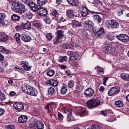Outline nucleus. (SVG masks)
<instances>
[{"mask_svg":"<svg viewBox=\"0 0 129 129\" xmlns=\"http://www.w3.org/2000/svg\"><path fill=\"white\" fill-rule=\"evenodd\" d=\"M68 55L70 56V57L71 56H74L75 55V52L72 51H69L67 52Z\"/></svg>","mask_w":129,"mask_h":129,"instance_id":"nucleus-51","label":"nucleus"},{"mask_svg":"<svg viewBox=\"0 0 129 129\" xmlns=\"http://www.w3.org/2000/svg\"><path fill=\"white\" fill-rule=\"evenodd\" d=\"M31 28V25L29 22L25 23H22L19 25H17L16 27V29L18 30L22 28L27 29H30Z\"/></svg>","mask_w":129,"mask_h":129,"instance_id":"nucleus-6","label":"nucleus"},{"mask_svg":"<svg viewBox=\"0 0 129 129\" xmlns=\"http://www.w3.org/2000/svg\"><path fill=\"white\" fill-rule=\"evenodd\" d=\"M10 3H12L11 8L14 11L18 13L23 14L25 11L24 5L19 2H15V0H7Z\"/></svg>","mask_w":129,"mask_h":129,"instance_id":"nucleus-1","label":"nucleus"},{"mask_svg":"<svg viewBox=\"0 0 129 129\" xmlns=\"http://www.w3.org/2000/svg\"><path fill=\"white\" fill-rule=\"evenodd\" d=\"M57 20L59 22H64L67 20L66 19H65L62 16L58 18L57 19Z\"/></svg>","mask_w":129,"mask_h":129,"instance_id":"nucleus-45","label":"nucleus"},{"mask_svg":"<svg viewBox=\"0 0 129 129\" xmlns=\"http://www.w3.org/2000/svg\"><path fill=\"white\" fill-rule=\"evenodd\" d=\"M55 91L54 88L52 87L50 88L48 90V93L50 95H53L55 93Z\"/></svg>","mask_w":129,"mask_h":129,"instance_id":"nucleus-39","label":"nucleus"},{"mask_svg":"<svg viewBox=\"0 0 129 129\" xmlns=\"http://www.w3.org/2000/svg\"><path fill=\"white\" fill-rule=\"evenodd\" d=\"M94 91L91 88H88L85 90L84 95L87 98H89L91 96L94 94Z\"/></svg>","mask_w":129,"mask_h":129,"instance_id":"nucleus-8","label":"nucleus"},{"mask_svg":"<svg viewBox=\"0 0 129 129\" xmlns=\"http://www.w3.org/2000/svg\"><path fill=\"white\" fill-rule=\"evenodd\" d=\"M115 104L117 107H122L123 105V103L122 101L120 100L116 101Z\"/></svg>","mask_w":129,"mask_h":129,"instance_id":"nucleus-36","label":"nucleus"},{"mask_svg":"<svg viewBox=\"0 0 129 129\" xmlns=\"http://www.w3.org/2000/svg\"><path fill=\"white\" fill-rule=\"evenodd\" d=\"M67 57L66 56L60 57L59 58L58 61L59 62H62L64 61H67Z\"/></svg>","mask_w":129,"mask_h":129,"instance_id":"nucleus-34","label":"nucleus"},{"mask_svg":"<svg viewBox=\"0 0 129 129\" xmlns=\"http://www.w3.org/2000/svg\"><path fill=\"white\" fill-rule=\"evenodd\" d=\"M0 52L5 54H9L10 53L11 51L7 49L5 47L3 46H0Z\"/></svg>","mask_w":129,"mask_h":129,"instance_id":"nucleus-19","label":"nucleus"},{"mask_svg":"<svg viewBox=\"0 0 129 129\" xmlns=\"http://www.w3.org/2000/svg\"><path fill=\"white\" fill-rule=\"evenodd\" d=\"M66 74L68 76H70L71 75V73L69 70H67L66 71Z\"/></svg>","mask_w":129,"mask_h":129,"instance_id":"nucleus-62","label":"nucleus"},{"mask_svg":"<svg viewBox=\"0 0 129 129\" xmlns=\"http://www.w3.org/2000/svg\"><path fill=\"white\" fill-rule=\"evenodd\" d=\"M107 23V25L108 26L112 28H116L118 27L119 24L118 22L115 21H113L111 20H109Z\"/></svg>","mask_w":129,"mask_h":129,"instance_id":"nucleus-7","label":"nucleus"},{"mask_svg":"<svg viewBox=\"0 0 129 129\" xmlns=\"http://www.w3.org/2000/svg\"><path fill=\"white\" fill-rule=\"evenodd\" d=\"M98 69L97 71L100 72H103L104 70L103 68L100 67L99 66H97Z\"/></svg>","mask_w":129,"mask_h":129,"instance_id":"nucleus-59","label":"nucleus"},{"mask_svg":"<svg viewBox=\"0 0 129 129\" xmlns=\"http://www.w3.org/2000/svg\"><path fill=\"white\" fill-rule=\"evenodd\" d=\"M55 73L54 70L50 69L48 70L47 72V75L49 77H52L53 76Z\"/></svg>","mask_w":129,"mask_h":129,"instance_id":"nucleus-33","label":"nucleus"},{"mask_svg":"<svg viewBox=\"0 0 129 129\" xmlns=\"http://www.w3.org/2000/svg\"><path fill=\"white\" fill-rule=\"evenodd\" d=\"M74 82L73 80L70 81L68 84V85L69 88H72L74 86Z\"/></svg>","mask_w":129,"mask_h":129,"instance_id":"nucleus-40","label":"nucleus"},{"mask_svg":"<svg viewBox=\"0 0 129 129\" xmlns=\"http://www.w3.org/2000/svg\"><path fill=\"white\" fill-rule=\"evenodd\" d=\"M101 113L102 115L104 116H107V114L106 111H102L101 112Z\"/></svg>","mask_w":129,"mask_h":129,"instance_id":"nucleus-64","label":"nucleus"},{"mask_svg":"<svg viewBox=\"0 0 129 129\" xmlns=\"http://www.w3.org/2000/svg\"><path fill=\"white\" fill-rule=\"evenodd\" d=\"M72 116V112H70L68 115L67 120L68 121H70L71 119Z\"/></svg>","mask_w":129,"mask_h":129,"instance_id":"nucleus-54","label":"nucleus"},{"mask_svg":"<svg viewBox=\"0 0 129 129\" xmlns=\"http://www.w3.org/2000/svg\"><path fill=\"white\" fill-rule=\"evenodd\" d=\"M72 65L74 67H77L78 66L77 62L75 61H73L72 63Z\"/></svg>","mask_w":129,"mask_h":129,"instance_id":"nucleus-61","label":"nucleus"},{"mask_svg":"<svg viewBox=\"0 0 129 129\" xmlns=\"http://www.w3.org/2000/svg\"><path fill=\"white\" fill-rule=\"evenodd\" d=\"M93 24L92 22L89 20H86L84 22V26L85 28L89 31L92 29Z\"/></svg>","mask_w":129,"mask_h":129,"instance_id":"nucleus-3","label":"nucleus"},{"mask_svg":"<svg viewBox=\"0 0 129 129\" xmlns=\"http://www.w3.org/2000/svg\"><path fill=\"white\" fill-rule=\"evenodd\" d=\"M67 91V86L63 84V86L61 87V89L60 90L62 94H65Z\"/></svg>","mask_w":129,"mask_h":129,"instance_id":"nucleus-29","label":"nucleus"},{"mask_svg":"<svg viewBox=\"0 0 129 129\" xmlns=\"http://www.w3.org/2000/svg\"><path fill=\"white\" fill-rule=\"evenodd\" d=\"M6 16V15L5 14L0 13V24H1L3 25H5L4 20Z\"/></svg>","mask_w":129,"mask_h":129,"instance_id":"nucleus-22","label":"nucleus"},{"mask_svg":"<svg viewBox=\"0 0 129 129\" xmlns=\"http://www.w3.org/2000/svg\"><path fill=\"white\" fill-rule=\"evenodd\" d=\"M33 25L35 27H37L39 28L41 27V24L39 22H36L33 23Z\"/></svg>","mask_w":129,"mask_h":129,"instance_id":"nucleus-49","label":"nucleus"},{"mask_svg":"<svg viewBox=\"0 0 129 129\" xmlns=\"http://www.w3.org/2000/svg\"><path fill=\"white\" fill-rule=\"evenodd\" d=\"M15 69L17 71L22 73H23L24 71V70H23V69L21 68H19L15 67Z\"/></svg>","mask_w":129,"mask_h":129,"instance_id":"nucleus-47","label":"nucleus"},{"mask_svg":"<svg viewBox=\"0 0 129 129\" xmlns=\"http://www.w3.org/2000/svg\"><path fill=\"white\" fill-rule=\"evenodd\" d=\"M56 33V37L59 39H61L64 36V32L61 30L57 31Z\"/></svg>","mask_w":129,"mask_h":129,"instance_id":"nucleus-24","label":"nucleus"},{"mask_svg":"<svg viewBox=\"0 0 129 129\" xmlns=\"http://www.w3.org/2000/svg\"><path fill=\"white\" fill-rule=\"evenodd\" d=\"M32 2L31 1H30V0H26L25 1V3L28 6H29V5Z\"/></svg>","mask_w":129,"mask_h":129,"instance_id":"nucleus-60","label":"nucleus"},{"mask_svg":"<svg viewBox=\"0 0 129 129\" xmlns=\"http://www.w3.org/2000/svg\"><path fill=\"white\" fill-rule=\"evenodd\" d=\"M38 93L37 90L34 88L31 87L29 92H28V94L32 96H36Z\"/></svg>","mask_w":129,"mask_h":129,"instance_id":"nucleus-20","label":"nucleus"},{"mask_svg":"<svg viewBox=\"0 0 129 129\" xmlns=\"http://www.w3.org/2000/svg\"><path fill=\"white\" fill-rule=\"evenodd\" d=\"M94 19L98 21L99 22H101V21L102 17L98 15L94 14Z\"/></svg>","mask_w":129,"mask_h":129,"instance_id":"nucleus-35","label":"nucleus"},{"mask_svg":"<svg viewBox=\"0 0 129 129\" xmlns=\"http://www.w3.org/2000/svg\"><path fill=\"white\" fill-rule=\"evenodd\" d=\"M47 2V0H38L37 1L38 5L40 6L45 5Z\"/></svg>","mask_w":129,"mask_h":129,"instance_id":"nucleus-31","label":"nucleus"},{"mask_svg":"<svg viewBox=\"0 0 129 129\" xmlns=\"http://www.w3.org/2000/svg\"><path fill=\"white\" fill-rule=\"evenodd\" d=\"M93 31L95 33V34H97V36L99 38L103 37L104 36L105 31L103 27H100L97 31H94V30Z\"/></svg>","mask_w":129,"mask_h":129,"instance_id":"nucleus-13","label":"nucleus"},{"mask_svg":"<svg viewBox=\"0 0 129 129\" xmlns=\"http://www.w3.org/2000/svg\"><path fill=\"white\" fill-rule=\"evenodd\" d=\"M20 14L24 16V17L25 18L28 19H31L33 16V14L31 12H26L25 9V11L24 12L23 14L21 13Z\"/></svg>","mask_w":129,"mask_h":129,"instance_id":"nucleus-15","label":"nucleus"},{"mask_svg":"<svg viewBox=\"0 0 129 129\" xmlns=\"http://www.w3.org/2000/svg\"><path fill=\"white\" fill-rule=\"evenodd\" d=\"M16 40L17 43H21L20 40V35L18 33L16 34L15 35Z\"/></svg>","mask_w":129,"mask_h":129,"instance_id":"nucleus-38","label":"nucleus"},{"mask_svg":"<svg viewBox=\"0 0 129 129\" xmlns=\"http://www.w3.org/2000/svg\"><path fill=\"white\" fill-rule=\"evenodd\" d=\"M100 104V101L97 99H91L87 102L88 107L89 109H93V108L99 106Z\"/></svg>","mask_w":129,"mask_h":129,"instance_id":"nucleus-2","label":"nucleus"},{"mask_svg":"<svg viewBox=\"0 0 129 129\" xmlns=\"http://www.w3.org/2000/svg\"><path fill=\"white\" fill-rule=\"evenodd\" d=\"M118 39L123 42L125 43L127 42L129 40V37L126 35L121 34L117 36Z\"/></svg>","mask_w":129,"mask_h":129,"instance_id":"nucleus-5","label":"nucleus"},{"mask_svg":"<svg viewBox=\"0 0 129 129\" xmlns=\"http://www.w3.org/2000/svg\"><path fill=\"white\" fill-rule=\"evenodd\" d=\"M31 88V87L29 85H24L22 87V90L24 92L28 94V92H29Z\"/></svg>","mask_w":129,"mask_h":129,"instance_id":"nucleus-23","label":"nucleus"},{"mask_svg":"<svg viewBox=\"0 0 129 129\" xmlns=\"http://www.w3.org/2000/svg\"><path fill=\"white\" fill-rule=\"evenodd\" d=\"M53 79H50L46 81V84L52 86V82L53 81Z\"/></svg>","mask_w":129,"mask_h":129,"instance_id":"nucleus-53","label":"nucleus"},{"mask_svg":"<svg viewBox=\"0 0 129 129\" xmlns=\"http://www.w3.org/2000/svg\"><path fill=\"white\" fill-rule=\"evenodd\" d=\"M11 19L15 21H19L20 19V17L15 14H13L11 17Z\"/></svg>","mask_w":129,"mask_h":129,"instance_id":"nucleus-32","label":"nucleus"},{"mask_svg":"<svg viewBox=\"0 0 129 129\" xmlns=\"http://www.w3.org/2000/svg\"><path fill=\"white\" fill-rule=\"evenodd\" d=\"M44 21L47 24H49L51 23V20L49 18L47 17H46L44 19Z\"/></svg>","mask_w":129,"mask_h":129,"instance_id":"nucleus-43","label":"nucleus"},{"mask_svg":"<svg viewBox=\"0 0 129 129\" xmlns=\"http://www.w3.org/2000/svg\"><path fill=\"white\" fill-rule=\"evenodd\" d=\"M52 107V105L49 103L46 105L45 109L47 110L49 113H51V110L53 109Z\"/></svg>","mask_w":129,"mask_h":129,"instance_id":"nucleus-26","label":"nucleus"},{"mask_svg":"<svg viewBox=\"0 0 129 129\" xmlns=\"http://www.w3.org/2000/svg\"><path fill=\"white\" fill-rule=\"evenodd\" d=\"M121 78L126 81H129V74H128L123 73L120 75Z\"/></svg>","mask_w":129,"mask_h":129,"instance_id":"nucleus-27","label":"nucleus"},{"mask_svg":"<svg viewBox=\"0 0 129 129\" xmlns=\"http://www.w3.org/2000/svg\"><path fill=\"white\" fill-rule=\"evenodd\" d=\"M8 38V36L5 33H1L0 37V42H6Z\"/></svg>","mask_w":129,"mask_h":129,"instance_id":"nucleus-16","label":"nucleus"},{"mask_svg":"<svg viewBox=\"0 0 129 129\" xmlns=\"http://www.w3.org/2000/svg\"><path fill=\"white\" fill-rule=\"evenodd\" d=\"M29 6L31 9L34 12L37 11L39 10V8L37 7V5H36L34 2L31 3V4L29 5Z\"/></svg>","mask_w":129,"mask_h":129,"instance_id":"nucleus-25","label":"nucleus"},{"mask_svg":"<svg viewBox=\"0 0 129 129\" xmlns=\"http://www.w3.org/2000/svg\"><path fill=\"white\" fill-rule=\"evenodd\" d=\"M14 108L17 110L21 111L24 109V106L23 104L21 103L17 102L14 104Z\"/></svg>","mask_w":129,"mask_h":129,"instance_id":"nucleus-12","label":"nucleus"},{"mask_svg":"<svg viewBox=\"0 0 129 129\" xmlns=\"http://www.w3.org/2000/svg\"><path fill=\"white\" fill-rule=\"evenodd\" d=\"M46 36L49 40H51L53 37L52 34L50 33H47Z\"/></svg>","mask_w":129,"mask_h":129,"instance_id":"nucleus-46","label":"nucleus"},{"mask_svg":"<svg viewBox=\"0 0 129 129\" xmlns=\"http://www.w3.org/2000/svg\"><path fill=\"white\" fill-rule=\"evenodd\" d=\"M106 38L107 39L110 41L113 40L115 38L114 36L110 35H107L106 37Z\"/></svg>","mask_w":129,"mask_h":129,"instance_id":"nucleus-44","label":"nucleus"},{"mask_svg":"<svg viewBox=\"0 0 129 129\" xmlns=\"http://www.w3.org/2000/svg\"><path fill=\"white\" fill-rule=\"evenodd\" d=\"M111 46H112V45L110 43L108 42H106L104 43L103 47L106 51Z\"/></svg>","mask_w":129,"mask_h":129,"instance_id":"nucleus-28","label":"nucleus"},{"mask_svg":"<svg viewBox=\"0 0 129 129\" xmlns=\"http://www.w3.org/2000/svg\"><path fill=\"white\" fill-rule=\"evenodd\" d=\"M20 63L21 66L23 67L24 69L26 71H30L31 68V66H29V64L26 61H23L20 62Z\"/></svg>","mask_w":129,"mask_h":129,"instance_id":"nucleus-10","label":"nucleus"},{"mask_svg":"<svg viewBox=\"0 0 129 129\" xmlns=\"http://www.w3.org/2000/svg\"><path fill=\"white\" fill-rule=\"evenodd\" d=\"M6 98L4 94L0 90V101L1 102L3 101Z\"/></svg>","mask_w":129,"mask_h":129,"instance_id":"nucleus-41","label":"nucleus"},{"mask_svg":"<svg viewBox=\"0 0 129 129\" xmlns=\"http://www.w3.org/2000/svg\"><path fill=\"white\" fill-rule=\"evenodd\" d=\"M16 94V92L15 91H10L9 93V95L11 96H13L14 95Z\"/></svg>","mask_w":129,"mask_h":129,"instance_id":"nucleus-63","label":"nucleus"},{"mask_svg":"<svg viewBox=\"0 0 129 129\" xmlns=\"http://www.w3.org/2000/svg\"><path fill=\"white\" fill-rule=\"evenodd\" d=\"M106 51L111 54H113L115 52L116 49L113 47H112L111 46Z\"/></svg>","mask_w":129,"mask_h":129,"instance_id":"nucleus-30","label":"nucleus"},{"mask_svg":"<svg viewBox=\"0 0 129 129\" xmlns=\"http://www.w3.org/2000/svg\"><path fill=\"white\" fill-rule=\"evenodd\" d=\"M21 38L22 40L25 42H29L31 40V38L30 36L25 34H23Z\"/></svg>","mask_w":129,"mask_h":129,"instance_id":"nucleus-18","label":"nucleus"},{"mask_svg":"<svg viewBox=\"0 0 129 129\" xmlns=\"http://www.w3.org/2000/svg\"><path fill=\"white\" fill-rule=\"evenodd\" d=\"M69 59L70 60H77V59L76 58V57L75 56V55L73 56H71V57H70Z\"/></svg>","mask_w":129,"mask_h":129,"instance_id":"nucleus-57","label":"nucleus"},{"mask_svg":"<svg viewBox=\"0 0 129 129\" xmlns=\"http://www.w3.org/2000/svg\"><path fill=\"white\" fill-rule=\"evenodd\" d=\"M57 12L56 10L54 9L53 10L52 12V16L55 17L57 14Z\"/></svg>","mask_w":129,"mask_h":129,"instance_id":"nucleus-55","label":"nucleus"},{"mask_svg":"<svg viewBox=\"0 0 129 129\" xmlns=\"http://www.w3.org/2000/svg\"><path fill=\"white\" fill-rule=\"evenodd\" d=\"M59 38H58L57 37L54 39L53 40V43L55 45H57L60 42V40Z\"/></svg>","mask_w":129,"mask_h":129,"instance_id":"nucleus-50","label":"nucleus"},{"mask_svg":"<svg viewBox=\"0 0 129 129\" xmlns=\"http://www.w3.org/2000/svg\"><path fill=\"white\" fill-rule=\"evenodd\" d=\"M39 120H35L34 121L29 124V126L32 129H41L42 127L37 126L38 123H39Z\"/></svg>","mask_w":129,"mask_h":129,"instance_id":"nucleus-9","label":"nucleus"},{"mask_svg":"<svg viewBox=\"0 0 129 129\" xmlns=\"http://www.w3.org/2000/svg\"><path fill=\"white\" fill-rule=\"evenodd\" d=\"M39 123H38V124L37 125V126H40V127H41L42 128L41 129H43L44 128V124L43 123L41 122L40 120H39Z\"/></svg>","mask_w":129,"mask_h":129,"instance_id":"nucleus-48","label":"nucleus"},{"mask_svg":"<svg viewBox=\"0 0 129 129\" xmlns=\"http://www.w3.org/2000/svg\"><path fill=\"white\" fill-rule=\"evenodd\" d=\"M66 14L67 16L70 19H73L75 16L74 11L72 9H69L66 11Z\"/></svg>","mask_w":129,"mask_h":129,"instance_id":"nucleus-11","label":"nucleus"},{"mask_svg":"<svg viewBox=\"0 0 129 129\" xmlns=\"http://www.w3.org/2000/svg\"><path fill=\"white\" fill-rule=\"evenodd\" d=\"M37 11L39 12L38 14L40 16H45L48 13L47 11L43 7H40Z\"/></svg>","mask_w":129,"mask_h":129,"instance_id":"nucleus-14","label":"nucleus"},{"mask_svg":"<svg viewBox=\"0 0 129 129\" xmlns=\"http://www.w3.org/2000/svg\"><path fill=\"white\" fill-rule=\"evenodd\" d=\"M108 78L107 77H104L103 78V84L105 85H106V83L107 81L108 80Z\"/></svg>","mask_w":129,"mask_h":129,"instance_id":"nucleus-58","label":"nucleus"},{"mask_svg":"<svg viewBox=\"0 0 129 129\" xmlns=\"http://www.w3.org/2000/svg\"><path fill=\"white\" fill-rule=\"evenodd\" d=\"M53 81L52 85V86H54V87L57 86L58 84V82L56 80L53 79Z\"/></svg>","mask_w":129,"mask_h":129,"instance_id":"nucleus-52","label":"nucleus"},{"mask_svg":"<svg viewBox=\"0 0 129 129\" xmlns=\"http://www.w3.org/2000/svg\"><path fill=\"white\" fill-rule=\"evenodd\" d=\"M58 117L60 120H62L63 118V115L60 112H58L57 115Z\"/></svg>","mask_w":129,"mask_h":129,"instance_id":"nucleus-56","label":"nucleus"},{"mask_svg":"<svg viewBox=\"0 0 129 129\" xmlns=\"http://www.w3.org/2000/svg\"><path fill=\"white\" fill-rule=\"evenodd\" d=\"M28 117L26 116L22 115L19 117L18 118V121L20 123H23L27 120Z\"/></svg>","mask_w":129,"mask_h":129,"instance_id":"nucleus-17","label":"nucleus"},{"mask_svg":"<svg viewBox=\"0 0 129 129\" xmlns=\"http://www.w3.org/2000/svg\"><path fill=\"white\" fill-rule=\"evenodd\" d=\"M62 47L66 49H70L71 48V46L69 44L64 43L62 45Z\"/></svg>","mask_w":129,"mask_h":129,"instance_id":"nucleus-42","label":"nucleus"},{"mask_svg":"<svg viewBox=\"0 0 129 129\" xmlns=\"http://www.w3.org/2000/svg\"><path fill=\"white\" fill-rule=\"evenodd\" d=\"M88 13L87 9L86 8H84L82 10V15L84 17L87 16Z\"/></svg>","mask_w":129,"mask_h":129,"instance_id":"nucleus-37","label":"nucleus"},{"mask_svg":"<svg viewBox=\"0 0 129 129\" xmlns=\"http://www.w3.org/2000/svg\"><path fill=\"white\" fill-rule=\"evenodd\" d=\"M119 91V89L118 86L113 87L109 91L108 94L109 96H113L116 94Z\"/></svg>","mask_w":129,"mask_h":129,"instance_id":"nucleus-4","label":"nucleus"},{"mask_svg":"<svg viewBox=\"0 0 129 129\" xmlns=\"http://www.w3.org/2000/svg\"><path fill=\"white\" fill-rule=\"evenodd\" d=\"M68 3L71 6H76L79 4L78 0H67Z\"/></svg>","mask_w":129,"mask_h":129,"instance_id":"nucleus-21","label":"nucleus"}]
</instances>
